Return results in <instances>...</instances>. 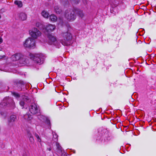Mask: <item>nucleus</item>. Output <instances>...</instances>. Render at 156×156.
Instances as JSON below:
<instances>
[{
	"instance_id": "nucleus-1",
	"label": "nucleus",
	"mask_w": 156,
	"mask_h": 156,
	"mask_svg": "<svg viewBox=\"0 0 156 156\" xmlns=\"http://www.w3.org/2000/svg\"><path fill=\"white\" fill-rule=\"evenodd\" d=\"M75 13H76L81 17L84 16L83 12L81 10L78 9L75 12L73 9H69L66 11L65 16L69 21H73L76 19Z\"/></svg>"
},
{
	"instance_id": "nucleus-2",
	"label": "nucleus",
	"mask_w": 156,
	"mask_h": 156,
	"mask_svg": "<svg viewBox=\"0 0 156 156\" xmlns=\"http://www.w3.org/2000/svg\"><path fill=\"white\" fill-rule=\"evenodd\" d=\"M63 38L59 40L61 44L66 46L69 45L71 43L72 36L71 33L68 31L62 32L60 34Z\"/></svg>"
},
{
	"instance_id": "nucleus-3",
	"label": "nucleus",
	"mask_w": 156,
	"mask_h": 156,
	"mask_svg": "<svg viewBox=\"0 0 156 156\" xmlns=\"http://www.w3.org/2000/svg\"><path fill=\"white\" fill-rule=\"evenodd\" d=\"M48 42L49 44L53 45L57 48H59L61 46L59 40H57L56 38L51 34L48 35Z\"/></svg>"
},
{
	"instance_id": "nucleus-4",
	"label": "nucleus",
	"mask_w": 156,
	"mask_h": 156,
	"mask_svg": "<svg viewBox=\"0 0 156 156\" xmlns=\"http://www.w3.org/2000/svg\"><path fill=\"white\" fill-rule=\"evenodd\" d=\"M36 26L40 29L44 30H46L48 32L52 31L54 30L55 28V25L50 24L47 25L45 27H44L41 23L37 22L36 23Z\"/></svg>"
},
{
	"instance_id": "nucleus-5",
	"label": "nucleus",
	"mask_w": 156,
	"mask_h": 156,
	"mask_svg": "<svg viewBox=\"0 0 156 156\" xmlns=\"http://www.w3.org/2000/svg\"><path fill=\"white\" fill-rule=\"evenodd\" d=\"M23 45L26 48H34L35 47V41L31 37H29L24 41Z\"/></svg>"
},
{
	"instance_id": "nucleus-6",
	"label": "nucleus",
	"mask_w": 156,
	"mask_h": 156,
	"mask_svg": "<svg viewBox=\"0 0 156 156\" xmlns=\"http://www.w3.org/2000/svg\"><path fill=\"white\" fill-rule=\"evenodd\" d=\"M20 104L23 108L24 106H26L27 105L29 104L31 101V98L30 97L26 96L25 95L22 96L20 98Z\"/></svg>"
},
{
	"instance_id": "nucleus-7",
	"label": "nucleus",
	"mask_w": 156,
	"mask_h": 156,
	"mask_svg": "<svg viewBox=\"0 0 156 156\" xmlns=\"http://www.w3.org/2000/svg\"><path fill=\"white\" fill-rule=\"evenodd\" d=\"M0 105L2 107H3L6 105L8 106H12L13 107L14 106V103L12 98L9 97H6L1 103Z\"/></svg>"
},
{
	"instance_id": "nucleus-8",
	"label": "nucleus",
	"mask_w": 156,
	"mask_h": 156,
	"mask_svg": "<svg viewBox=\"0 0 156 156\" xmlns=\"http://www.w3.org/2000/svg\"><path fill=\"white\" fill-rule=\"evenodd\" d=\"M31 58L36 63L40 65L43 63V58L41 54H37L32 55Z\"/></svg>"
},
{
	"instance_id": "nucleus-9",
	"label": "nucleus",
	"mask_w": 156,
	"mask_h": 156,
	"mask_svg": "<svg viewBox=\"0 0 156 156\" xmlns=\"http://www.w3.org/2000/svg\"><path fill=\"white\" fill-rule=\"evenodd\" d=\"M30 35L31 37L34 39H36L40 36L41 34V32L36 28H32L29 30Z\"/></svg>"
},
{
	"instance_id": "nucleus-10",
	"label": "nucleus",
	"mask_w": 156,
	"mask_h": 156,
	"mask_svg": "<svg viewBox=\"0 0 156 156\" xmlns=\"http://www.w3.org/2000/svg\"><path fill=\"white\" fill-rule=\"evenodd\" d=\"M11 60L13 61L20 60V61H23L25 59L23 55L20 53H16L12 55Z\"/></svg>"
},
{
	"instance_id": "nucleus-11",
	"label": "nucleus",
	"mask_w": 156,
	"mask_h": 156,
	"mask_svg": "<svg viewBox=\"0 0 156 156\" xmlns=\"http://www.w3.org/2000/svg\"><path fill=\"white\" fill-rule=\"evenodd\" d=\"M29 110L33 114H35L38 112L37 105L35 103H32L29 107Z\"/></svg>"
},
{
	"instance_id": "nucleus-12",
	"label": "nucleus",
	"mask_w": 156,
	"mask_h": 156,
	"mask_svg": "<svg viewBox=\"0 0 156 156\" xmlns=\"http://www.w3.org/2000/svg\"><path fill=\"white\" fill-rule=\"evenodd\" d=\"M25 85L24 82L23 81L19 80L16 83V88L19 90H22L24 89Z\"/></svg>"
},
{
	"instance_id": "nucleus-13",
	"label": "nucleus",
	"mask_w": 156,
	"mask_h": 156,
	"mask_svg": "<svg viewBox=\"0 0 156 156\" xmlns=\"http://www.w3.org/2000/svg\"><path fill=\"white\" fill-rule=\"evenodd\" d=\"M16 118L15 115H12L10 116L8 119V125L9 126L12 127L14 125Z\"/></svg>"
},
{
	"instance_id": "nucleus-14",
	"label": "nucleus",
	"mask_w": 156,
	"mask_h": 156,
	"mask_svg": "<svg viewBox=\"0 0 156 156\" xmlns=\"http://www.w3.org/2000/svg\"><path fill=\"white\" fill-rule=\"evenodd\" d=\"M17 17L19 20L21 21H24L27 19V15L24 12H20L17 14Z\"/></svg>"
},
{
	"instance_id": "nucleus-15",
	"label": "nucleus",
	"mask_w": 156,
	"mask_h": 156,
	"mask_svg": "<svg viewBox=\"0 0 156 156\" xmlns=\"http://www.w3.org/2000/svg\"><path fill=\"white\" fill-rule=\"evenodd\" d=\"M37 117L38 119L44 122L46 121L48 125L50 124V121L44 115H38Z\"/></svg>"
},
{
	"instance_id": "nucleus-16",
	"label": "nucleus",
	"mask_w": 156,
	"mask_h": 156,
	"mask_svg": "<svg viewBox=\"0 0 156 156\" xmlns=\"http://www.w3.org/2000/svg\"><path fill=\"white\" fill-rule=\"evenodd\" d=\"M52 134L53 136L51 143L53 145L55 142H58V136L57 135L55 132H53Z\"/></svg>"
},
{
	"instance_id": "nucleus-17",
	"label": "nucleus",
	"mask_w": 156,
	"mask_h": 156,
	"mask_svg": "<svg viewBox=\"0 0 156 156\" xmlns=\"http://www.w3.org/2000/svg\"><path fill=\"white\" fill-rule=\"evenodd\" d=\"M34 134L37 139V141L40 143V145H39V147H42V145L41 144L42 141L41 138L40 137L39 135L36 133H35Z\"/></svg>"
},
{
	"instance_id": "nucleus-18",
	"label": "nucleus",
	"mask_w": 156,
	"mask_h": 156,
	"mask_svg": "<svg viewBox=\"0 0 156 156\" xmlns=\"http://www.w3.org/2000/svg\"><path fill=\"white\" fill-rule=\"evenodd\" d=\"M55 144L56 146V149L59 153H62V148L61 146L60 145V144L57 142H55Z\"/></svg>"
},
{
	"instance_id": "nucleus-19",
	"label": "nucleus",
	"mask_w": 156,
	"mask_h": 156,
	"mask_svg": "<svg viewBox=\"0 0 156 156\" xmlns=\"http://www.w3.org/2000/svg\"><path fill=\"white\" fill-rule=\"evenodd\" d=\"M24 118L27 121H30L32 119V117L31 115L28 114H26L24 115Z\"/></svg>"
},
{
	"instance_id": "nucleus-20",
	"label": "nucleus",
	"mask_w": 156,
	"mask_h": 156,
	"mask_svg": "<svg viewBox=\"0 0 156 156\" xmlns=\"http://www.w3.org/2000/svg\"><path fill=\"white\" fill-rule=\"evenodd\" d=\"M14 3L19 8H21L23 6L22 3L20 1H15Z\"/></svg>"
},
{
	"instance_id": "nucleus-21",
	"label": "nucleus",
	"mask_w": 156,
	"mask_h": 156,
	"mask_svg": "<svg viewBox=\"0 0 156 156\" xmlns=\"http://www.w3.org/2000/svg\"><path fill=\"white\" fill-rule=\"evenodd\" d=\"M55 11L56 13L58 14L60 13L62 11V10L60 9L58 6H56L55 7Z\"/></svg>"
},
{
	"instance_id": "nucleus-22",
	"label": "nucleus",
	"mask_w": 156,
	"mask_h": 156,
	"mask_svg": "<svg viewBox=\"0 0 156 156\" xmlns=\"http://www.w3.org/2000/svg\"><path fill=\"white\" fill-rule=\"evenodd\" d=\"M50 20L52 21L55 22L57 20V17L54 15H51L50 16Z\"/></svg>"
},
{
	"instance_id": "nucleus-23",
	"label": "nucleus",
	"mask_w": 156,
	"mask_h": 156,
	"mask_svg": "<svg viewBox=\"0 0 156 156\" xmlns=\"http://www.w3.org/2000/svg\"><path fill=\"white\" fill-rule=\"evenodd\" d=\"M42 16L44 18H47L49 16L48 13L46 11H43L41 13Z\"/></svg>"
},
{
	"instance_id": "nucleus-24",
	"label": "nucleus",
	"mask_w": 156,
	"mask_h": 156,
	"mask_svg": "<svg viewBox=\"0 0 156 156\" xmlns=\"http://www.w3.org/2000/svg\"><path fill=\"white\" fill-rule=\"evenodd\" d=\"M12 94L17 99L20 98V94L17 93L13 92V93H12Z\"/></svg>"
},
{
	"instance_id": "nucleus-25",
	"label": "nucleus",
	"mask_w": 156,
	"mask_h": 156,
	"mask_svg": "<svg viewBox=\"0 0 156 156\" xmlns=\"http://www.w3.org/2000/svg\"><path fill=\"white\" fill-rule=\"evenodd\" d=\"M72 3L77 4L79 3L78 0H70Z\"/></svg>"
},
{
	"instance_id": "nucleus-26",
	"label": "nucleus",
	"mask_w": 156,
	"mask_h": 156,
	"mask_svg": "<svg viewBox=\"0 0 156 156\" xmlns=\"http://www.w3.org/2000/svg\"><path fill=\"white\" fill-rule=\"evenodd\" d=\"M61 2L63 4H67L68 2V0H61Z\"/></svg>"
},
{
	"instance_id": "nucleus-27",
	"label": "nucleus",
	"mask_w": 156,
	"mask_h": 156,
	"mask_svg": "<svg viewBox=\"0 0 156 156\" xmlns=\"http://www.w3.org/2000/svg\"><path fill=\"white\" fill-rule=\"evenodd\" d=\"M30 142L31 143H33L34 141V140L33 137H32L29 138Z\"/></svg>"
},
{
	"instance_id": "nucleus-28",
	"label": "nucleus",
	"mask_w": 156,
	"mask_h": 156,
	"mask_svg": "<svg viewBox=\"0 0 156 156\" xmlns=\"http://www.w3.org/2000/svg\"><path fill=\"white\" fill-rule=\"evenodd\" d=\"M27 136L29 138L33 137L32 134L29 132H28Z\"/></svg>"
},
{
	"instance_id": "nucleus-29",
	"label": "nucleus",
	"mask_w": 156,
	"mask_h": 156,
	"mask_svg": "<svg viewBox=\"0 0 156 156\" xmlns=\"http://www.w3.org/2000/svg\"><path fill=\"white\" fill-rule=\"evenodd\" d=\"M101 141L103 143H104L105 142V139L103 137L101 138Z\"/></svg>"
},
{
	"instance_id": "nucleus-30",
	"label": "nucleus",
	"mask_w": 156,
	"mask_h": 156,
	"mask_svg": "<svg viewBox=\"0 0 156 156\" xmlns=\"http://www.w3.org/2000/svg\"><path fill=\"white\" fill-rule=\"evenodd\" d=\"M51 149H52L51 147H48L47 148V151H51Z\"/></svg>"
},
{
	"instance_id": "nucleus-31",
	"label": "nucleus",
	"mask_w": 156,
	"mask_h": 156,
	"mask_svg": "<svg viewBox=\"0 0 156 156\" xmlns=\"http://www.w3.org/2000/svg\"><path fill=\"white\" fill-rule=\"evenodd\" d=\"M5 57V55H2V56L0 55V59H2L4 58Z\"/></svg>"
},
{
	"instance_id": "nucleus-32",
	"label": "nucleus",
	"mask_w": 156,
	"mask_h": 156,
	"mask_svg": "<svg viewBox=\"0 0 156 156\" xmlns=\"http://www.w3.org/2000/svg\"><path fill=\"white\" fill-rule=\"evenodd\" d=\"M2 42V39L1 37H0V44Z\"/></svg>"
},
{
	"instance_id": "nucleus-33",
	"label": "nucleus",
	"mask_w": 156,
	"mask_h": 156,
	"mask_svg": "<svg viewBox=\"0 0 156 156\" xmlns=\"http://www.w3.org/2000/svg\"><path fill=\"white\" fill-rule=\"evenodd\" d=\"M1 114L2 115H4V113L3 112H1Z\"/></svg>"
},
{
	"instance_id": "nucleus-34",
	"label": "nucleus",
	"mask_w": 156,
	"mask_h": 156,
	"mask_svg": "<svg viewBox=\"0 0 156 156\" xmlns=\"http://www.w3.org/2000/svg\"><path fill=\"white\" fill-rule=\"evenodd\" d=\"M2 48L1 47H0V51H2Z\"/></svg>"
},
{
	"instance_id": "nucleus-35",
	"label": "nucleus",
	"mask_w": 156,
	"mask_h": 156,
	"mask_svg": "<svg viewBox=\"0 0 156 156\" xmlns=\"http://www.w3.org/2000/svg\"><path fill=\"white\" fill-rule=\"evenodd\" d=\"M67 156V155L66 154H64V156Z\"/></svg>"
},
{
	"instance_id": "nucleus-36",
	"label": "nucleus",
	"mask_w": 156,
	"mask_h": 156,
	"mask_svg": "<svg viewBox=\"0 0 156 156\" xmlns=\"http://www.w3.org/2000/svg\"><path fill=\"white\" fill-rule=\"evenodd\" d=\"M25 62H23L22 63H23V64H25Z\"/></svg>"
},
{
	"instance_id": "nucleus-37",
	"label": "nucleus",
	"mask_w": 156,
	"mask_h": 156,
	"mask_svg": "<svg viewBox=\"0 0 156 156\" xmlns=\"http://www.w3.org/2000/svg\"><path fill=\"white\" fill-rule=\"evenodd\" d=\"M23 156H24V155Z\"/></svg>"
}]
</instances>
